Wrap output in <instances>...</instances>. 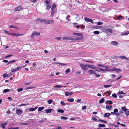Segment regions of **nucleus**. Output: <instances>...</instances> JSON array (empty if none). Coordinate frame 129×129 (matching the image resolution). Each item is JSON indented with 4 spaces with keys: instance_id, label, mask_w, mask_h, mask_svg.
<instances>
[{
    "instance_id": "0eeeda50",
    "label": "nucleus",
    "mask_w": 129,
    "mask_h": 129,
    "mask_svg": "<svg viewBox=\"0 0 129 129\" xmlns=\"http://www.w3.org/2000/svg\"><path fill=\"white\" fill-rule=\"evenodd\" d=\"M105 67L106 68L105 69L106 71H108L110 72L112 71L113 67L111 66L109 67H108L106 66V67Z\"/></svg>"
},
{
    "instance_id": "3c124183",
    "label": "nucleus",
    "mask_w": 129,
    "mask_h": 129,
    "mask_svg": "<svg viewBox=\"0 0 129 129\" xmlns=\"http://www.w3.org/2000/svg\"><path fill=\"white\" fill-rule=\"evenodd\" d=\"M112 96L115 98H117V96L115 93L113 94L112 95Z\"/></svg>"
},
{
    "instance_id": "1a4fd4ad",
    "label": "nucleus",
    "mask_w": 129,
    "mask_h": 129,
    "mask_svg": "<svg viewBox=\"0 0 129 129\" xmlns=\"http://www.w3.org/2000/svg\"><path fill=\"white\" fill-rule=\"evenodd\" d=\"M84 20L85 21L87 22H91L92 23H93V21L92 20L89 19L87 17L84 18Z\"/></svg>"
},
{
    "instance_id": "6e6552de",
    "label": "nucleus",
    "mask_w": 129,
    "mask_h": 129,
    "mask_svg": "<svg viewBox=\"0 0 129 129\" xmlns=\"http://www.w3.org/2000/svg\"><path fill=\"white\" fill-rule=\"evenodd\" d=\"M112 68V71H116L117 72H120L121 71V70L120 69L113 67Z\"/></svg>"
},
{
    "instance_id": "79ce46f5",
    "label": "nucleus",
    "mask_w": 129,
    "mask_h": 129,
    "mask_svg": "<svg viewBox=\"0 0 129 129\" xmlns=\"http://www.w3.org/2000/svg\"><path fill=\"white\" fill-rule=\"evenodd\" d=\"M53 102V100L51 99L49 100L48 101V103L49 104H50L52 103Z\"/></svg>"
},
{
    "instance_id": "338daca9",
    "label": "nucleus",
    "mask_w": 129,
    "mask_h": 129,
    "mask_svg": "<svg viewBox=\"0 0 129 129\" xmlns=\"http://www.w3.org/2000/svg\"><path fill=\"white\" fill-rule=\"evenodd\" d=\"M125 114L127 116L129 115V111H127L125 113Z\"/></svg>"
},
{
    "instance_id": "bb28decb",
    "label": "nucleus",
    "mask_w": 129,
    "mask_h": 129,
    "mask_svg": "<svg viewBox=\"0 0 129 129\" xmlns=\"http://www.w3.org/2000/svg\"><path fill=\"white\" fill-rule=\"evenodd\" d=\"M9 28H14L16 29H18V28L15 26H14L12 25H10L9 26Z\"/></svg>"
},
{
    "instance_id": "39448f33",
    "label": "nucleus",
    "mask_w": 129,
    "mask_h": 129,
    "mask_svg": "<svg viewBox=\"0 0 129 129\" xmlns=\"http://www.w3.org/2000/svg\"><path fill=\"white\" fill-rule=\"evenodd\" d=\"M9 34L10 35H12L13 36H23L24 34H15L14 33H10Z\"/></svg>"
},
{
    "instance_id": "f03ea898",
    "label": "nucleus",
    "mask_w": 129,
    "mask_h": 129,
    "mask_svg": "<svg viewBox=\"0 0 129 129\" xmlns=\"http://www.w3.org/2000/svg\"><path fill=\"white\" fill-rule=\"evenodd\" d=\"M108 27H109V26H105L103 29V30H105V32L106 33H112L113 32L112 29H108Z\"/></svg>"
},
{
    "instance_id": "412c9836",
    "label": "nucleus",
    "mask_w": 129,
    "mask_h": 129,
    "mask_svg": "<svg viewBox=\"0 0 129 129\" xmlns=\"http://www.w3.org/2000/svg\"><path fill=\"white\" fill-rule=\"evenodd\" d=\"M37 108V107L35 108H30L28 110L30 111H33L35 110Z\"/></svg>"
},
{
    "instance_id": "37998d69",
    "label": "nucleus",
    "mask_w": 129,
    "mask_h": 129,
    "mask_svg": "<svg viewBox=\"0 0 129 129\" xmlns=\"http://www.w3.org/2000/svg\"><path fill=\"white\" fill-rule=\"evenodd\" d=\"M61 119L62 120H66L68 119V118L67 117H63V116H61Z\"/></svg>"
},
{
    "instance_id": "09e8293b",
    "label": "nucleus",
    "mask_w": 129,
    "mask_h": 129,
    "mask_svg": "<svg viewBox=\"0 0 129 129\" xmlns=\"http://www.w3.org/2000/svg\"><path fill=\"white\" fill-rule=\"evenodd\" d=\"M99 121H100L101 122H103L105 123H106L107 122V121L105 120H104L102 119H99L98 120Z\"/></svg>"
},
{
    "instance_id": "f3484780",
    "label": "nucleus",
    "mask_w": 129,
    "mask_h": 129,
    "mask_svg": "<svg viewBox=\"0 0 129 129\" xmlns=\"http://www.w3.org/2000/svg\"><path fill=\"white\" fill-rule=\"evenodd\" d=\"M7 122H6L2 123L1 125V127L3 129H4L5 128V126L7 124Z\"/></svg>"
},
{
    "instance_id": "0e129e2a",
    "label": "nucleus",
    "mask_w": 129,
    "mask_h": 129,
    "mask_svg": "<svg viewBox=\"0 0 129 129\" xmlns=\"http://www.w3.org/2000/svg\"><path fill=\"white\" fill-rule=\"evenodd\" d=\"M94 74L95 76L96 77H99L100 76V75L98 74H96V73H95Z\"/></svg>"
},
{
    "instance_id": "13d9d810",
    "label": "nucleus",
    "mask_w": 129,
    "mask_h": 129,
    "mask_svg": "<svg viewBox=\"0 0 129 129\" xmlns=\"http://www.w3.org/2000/svg\"><path fill=\"white\" fill-rule=\"evenodd\" d=\"M69 40H74V38H72V37H69Z\"/></svg>"
},
{
    "instance_id": "8fccbe9b",
    "label": "nucleus",
    "mask_w": 129,
    "mask_h": 129,
    "mask_svg": "<svg viewBox=\"0 0 129 129\" xmlns=\"http://www.w3.org/2000/svg\"><path fill=\"white\" fill-rule=\"evenodd\" d=\"M65 95L66 96H68L69 95V92H65Z\"/></svg>"
},
{
    "instance_id": "b1692460",
    "label": "nucleus",
    "mask_w": 129,
    "mask_h": 129,
    "mask_svg": "<svg viewBox=\"0 0 129 129\" xmlns=\"http://www.w3.org/2000/svg\"><path fill=\"white\" fill-rule=\"evenodd\" d=\"M122 111H124V112H126L127 110V109H126V107L125 106L122 107Z\"/></svg>"
},
{
    "instance_id": "de8ad7c7",
    "label": "nucleus",
    "mask_w": 129,
    "mask_h": 129,
    "mask_svg": "<svg viewBox=\"0 0 129 129\" xmlns=\"http://www.w3.org/2000/svg\"><path fill=\"white\" fill-rule=\"evenodd\" d=\"M70 71V70L69 69H67L66 70V73H68Z\"/></svg>"
},
{
    "instance_id": "4468645a",
    "label": "nucleus",
    "mask_w": 129,
    "mask_h": 129,
    "mask_svg": "<svg viewBox=\"0 0 129 129\" xmlns=\"http://www.w3.org/2000/svg\"><path fill=\"white\" fill-rule=\"evenodd\" d=\"M73 34H74V35L79 36H81V37H82L83 36V34L80 33H73Z\"/></svg>"
},
{
    "instance_id": "69168bd1",
    "label": "nucleus",
    "mask_w": 129,
    "mask_h": 129,
    "mask_svg": "<svg viewBox=\"0 0 129 129\" xmlns=\"http://www.w3.org/2000/svg\"><path fill=\"white\" fill-rule=\"evenodd\" d=\"M80 27L81 28L84 29V28L85 27V26L84 25H81L80 26Z\"/></svg>"
},
{
    "instance_id": "c9c22d12",
    "label": "nucleus",
    "mask_w": 129,
    "mask_h": 129,
    "mask_svg": "<svg viewBox=\"0 0 129 129\" xmlns=\"http://www.w3.org/2000/svg\"><path fill=\"white\" fill-rule=\"evenodd\" d=\"M9 91V89H5L4 90L3 92L4 93H6Z\"/></svg>"
},
{
    "instance_id": "a19ab883",
    "label": "nucleus",
    "mask_w": 129,
    "mask_h": 129,
    "mask_svg": "<svg viewBox=\"0 0 129 129\" xmlns=\"http://www.w3.org/2000/svg\"><path fill=\"white\" fill-rule=\"evenodd\" d=\"M93 33L95 34H100V32L98 31H94Z\"/></svg>"
},
{
    "instance_id": "393cba45",
    "label": "nucleus",
    "mask_w": 129,
    "mask_h": 129,
    "mask_svg": "<svg viewBox=\"0 0 129 129\" xmlns=\"http://www.w3.org/2000/svg\"><path fill=\"white\" fill-rule=\"evenodd\" d=\"M105 101V99L104 98H102L99 101V102L100 103H103Z\"/></svg>"
},
{
    "instance_id": "603ef678",
    "label": "nucleus",
    "mask_w": 129,
    "mask_h": 129,
    "mask_svg": "<svg viewBox=\"0 0 129 129\" xmlns=\"http://www.w3.org/2000/svg\"><path fill=\"white\" fill-rule=\"evenodd\" d=\"M13 74L12 72L11 71V72H10V73H9L8 74V77H10L11 76L12 74Z\"/></svg>"
},
{
    "instance_id": "e2e57ef3",
    "label": "nucleus",
    "mask_w": 129,
    "mask_h": 129,
    "mask_svg": "<svg viewBox=\"0 0 129 129\" xmlns=\"http://www.w3.org/2000/svg\"><path fill=\"white\" fill-rule=\"evenodd\" d=\"M86 61L87 62H88L90 63H92L94 62L93 61H89V60H86Z\"/></svg>"
},
{
    "instance_id": "052dcab7",
    "label": "nucleus",
    "mask_w": 129,
    "mask_h": 129,
    "mask_svg": "<svg viewBox=\"0 0 129 129\" xmlns=\"http://www.w3.org/2000/svg\"><path fill=\"white\" fill-rule=\"evenodd\" d=\"M55 86L56 88H60V87H61V86L59 85H55Z\"/></svg>"
},
{
    "instance_id": "9d476101",
    "label": "nucleus",
    "mask_w": 129,
    "mask_h": 129,
    "mask_svg": "<svg viewBox=\"0 0 129 129\" xmlns=\"http://www.w3.org/2000/svg\"><path fill=\"white\" fill-rule=\"evenodd\" d=\"M23 9V8H22L21 6H18L16 8L14 9V10L16 11H20L22 9Z\"/></svg>"
},
{
    "instance_id": "c756f323",
    "label": "nucleus",
    "mask_w": 129,
    "mask_h": 129,
    "mask_svg": "<svg viewBox=\"0 0 129 129\" xmlns=\"http://www.w3.org/2000/svg\"><path fill=\"white\" fill-rule=\"evenodd\" d=\"M106 102L107 104L108 103L109 104H111L112 103V102L111 101H106Z\"/></svg>"
},
{
    "instance_id": "5701e85b",
    "label": "nucleus",
    "mask_w": 129,
    "mask_h": 129,
    "mask_svg": "<svg viewBox=\"0 0 129 129\" xmlns=\"http://www.w3.org/2000/svg\"><path fill=\"white\" fill-rule=\"evenodd\" d=\"M52 110V109H48L46 110V112L47 113H50Z\"/></svg>"
},
{
    "instance_id": "a878e982",
    "label": "nucleus",
    "mask_w": 129,
    "mask_h": 129,
    "mask_svg": "<svg viewBox=\"0 0 129 129\" xmlns=\"http://www.w3.org/2000/svg\"><path fill=\"white\" fill-rule=\"evenodd\" d=\"M88 67L89 68H91L93 69H94L95 67L93 65H90L89 64H88Z\"/></svg>"
},
{
    "instance_id": "ea45409f",
    "label": "nucleus",
    "mask_w": 129,
    "mask_h": 129,
    "mask_svg": "<svg viewBox=\"0 0 129 129\" xmlns=\"http://www.w3.org/2000/svg\"><path fill=\"white\" fill-rule=\"evenodd\" d=\"M23 66H21L20 67H18L16 68V69L17 70V71L19 70L20 69H21L22 68Z\"/></svg>"
},
{
    "instance_id": "423d86ee",
    "label": "nucleus",
    "mask_w": 129,
    "mask_h": 129,
    "mask_svg": "<svg viewBox=\"0 0 129 129\" xmlns=\"http://www.w3.org/2000/svg\"><path fill=\"white\" fill-rule=\"evenodd\" d=\"M40 35V33H39L34 31L33 32L30 37H33L34 36H39Z\"/></svg>"
},
{
    "instance_id": "2f4dec72",
    "label": "nucleus",
    "mask_w": 129,
    "mask_h": 129,
    "mask_svg": "<svg viewBox=\"0 0 129 129\" xmlns=\"http://www.w3.org/2000/svg\"><path fill=\"white\" fill-rule=\"evenodd\" d=\"M8 74H7L6 73H5L3 75V76L4 78H5L6 77H8Z\"/></svg>"
},
{
    "instance_id": "aec40b11",
    "label": "nucleus",
    "mask_w": 129,
    "mask_h": 129,
    "mask_svg": "<svg viewBox=\"0 0 129 129\" xmlns=\"http://www.w3.org/2000/svg\"><path fill=\"white\" fill-rule=\"evenodd\" d=\"M44 19H38L36 20V21H38L39 22H44Z\"/></svg>"
},
{
    "instance_id": "c03bdc74",
    "label": "nucleus",
    "mask_w": 129,
    "mask_h": 129,
    "mask_svg": "<svg viewBox=\"0 0 129 129\" xmlns=\"http://www.w3.org/2000/svg\"><path fill=\"white\" fill-rule=\"evenodd\" d=\"M112 85L111 84V85H104L103 86L105 88H107L110 87Z\"/></svg>"
},
{
    "instance_id": "f257e3e1",
    "label": "nucleus",
    "mask_w": 129,
    "mask_h": 129,
    "mask_svg": "<svg viewBox=\"0 0 129 129\" xmlns=\"http://www.w3.org/2000/svg\"><path fill=\"white\" fill-rule=\"evenodd\" d=\"M44 3L46 7V9L49 11L51 7V0H45Z\"/></svg>"
},
{
    "instance_id": "473e14b6",
    "label": "nucleus",
    "mask_w": 129,
    "mask_h": 129,
    "mask_svg": "<svg viewBox=\"0 0 129 129\" xmlns=\"http://www.w3.org/2000/svg\"><path fill=\"white\" fill-rule=\"evenodd\" d=\"M122 94H125V93H123L122 91H119L117 93V94L118 95H120Z\"/></svg>"
},
{
    "instance_id": "a211bd4d",
    "label": "nucleus",
    "mask_w": 129,
    "mask_h": 129,
    "mask_svg": "<svg viewBox=\"0 0 129 129\" xmlns=\"http://www.w3.org/2000/svg\"><path fill=\"white\" fill-rule=\"evenodd\" d=\"M112 107L111 105H106V108L107 110H111L112 108Z\"/></svg>"
},
{
    "instance_id": "2eb2a0df",
    "label": "nucleus",
    "mask_w": 129,
    "mask_h": 129,
    "mask_svg": "<svg viewBox=\"0 0 129 129\" xmlns=\"http://www.w3.org/2000/svg\"><path fill=\"white\" fill-rule=\"evenodd\" d=\"M55 12L56 11L55 10H51V15L52 17H53Z\"/></svg>"
},
{
    "instance_id": "72a5a7b5",
    "label": "nucleus",
    "mask_w": 129,
    "mask_h": 129,
    "mask_svg": "<svg viewBox=\"0 0 129 129\" xmlns=\"http://www.w3.org/2000/svg\"><path fill=\"white\" fill-rule=\"evenodd\" d=\"M88 72H89V73L90 74H92L93 73L94 74L95 73V72L93 71V70H89L88 71Z\"/></svg>"
},
{
    "instance_id": "a18cd8bd",
    "label": "nucleus",
    "mask_w": 129,
    "mask_h": 129,
    "mask_svg": "<svg viewBox=\"0 0 129 129\" xmlns=\"http://www.w3.org/2000/svg\"><path fill=\"white\" fill-rule=\"evenodd\" d=\"M97 68L100 70V71H102V72H105V69H102L101 68Z\"/></svg>"
},
{
    "instance_id": "f8f14e48",
    "label": "nucleus",
    "mask_w": 129,
    "mask_h": 129,
    "mask_svg": "<svg viewBox=\"0 0 129 129\" xmlns=\"http://www.w3.org/2000/svg\"><path fill=\"white\" fill-rule=\"evenodd\" d=\"M111 43L112 44L116 46H117L118 44V42L115 41H113L111 42Z\"/></svg>"
},
{
    "instance_id": "e433bc0d",
    "label": "nucleus",
    "mask_w": 129,
    "mask_h": 129,
    "mask_svg": "<svg viewBox=\"0 0 129 129\" xmlns=\"http://www.w3.org/2000/svg\"><path fill=\"white\" fill-rule=\"evenodd\" d=\"M16 60H12L11 61H9L8 63H7V65H9V64H10L11 63H13V62H15Z\"/></svg>"
},
{
    "instance_id": "9b49d317",
    "label": "nucleus",
    "mask_w": 129,
    "mask_h": 129,
    "mask_svg": "<svg viewBox=\"0 0 129 129\" xmlns=\"http://www.w3.org/2000/svg\"><path fill=\"white\" fill-rule=\"evenodd\" d=\"M51 10H55V9H56V4L55 3H54L52 5V6L51 7Z\"/></svg>"
},
{
    "instance_id": "5fc2aeb1",
    "label": "nucleus",
    "mask_w": 129,
    "mask_h": 129,
    "mask_svg": "<svg viewBox=\"0 0 129 129\" xmlns=\"http://www.w3.org/2000/svg\"><path fill=\"white\" fill-rule=\"evenodd\" d=\"M23 90V89L22 88H20L18 89L17 91L18 92H19L22 91V90Z\"/></svg>"
},
{
    "instance_id": "20e7f679",
    "label": "nucleus",
    "mask_w": 129,
    "mask_h": 129,
    "mask_svg": "<svg viewBox=\"0 0 129 129\" xmlns=\"http://www.w3.org/2000/svg\"><path fill=\"white\" fill-rule=\"evenodd\" d=\"M80 66L84 70H87V69L88 64L84 65L83 64H80Z\"/></svg>"
},
{
    "instance_id": "7c9ffc66",
    "label": "nucleus",
    "mask_w": 129,
    "mask_h": 129,
    "mask_svg": "<svg viewBox=\"0 0 129 129\" xmlns=\"http://www.w3.org/2000/svg\"><path fill=\"white\" fill-rule=\"evenodd\" d=\"M67 100L69 102H73L74 101V99L73 98L68 99Z\"/></svg>"
},
{
    "instance_id": "58836bf2",
    "label": "nucleus",
    "mask_w": 129,
    "mask_h": 129,
    "mask_svg": "<svg viewBox=\"0 0 129 129\" xmlns=\"http://www.w3.org/2000/svg\"><path fill=\"white\" fill-rule=\"evenodd\" d=\"M62 39L64 40H69V37H64L62 38Z\"/></svg>"
},
{
    "instance_id": "dca6fc26",
    "label": "nucleus",
    "mask_w": 129,
    "mask_h": 129,
    "mask_svg": "<svg viewBox=\"0 0 129 129\" xmlns=\"http://www.w3.org/2000/svg\"><path fill=\"white\" fill-rule=\"evenodd\" d=\"M120 58L121 59H125L129 61V58H127L126 57L124 56H119Z\"/></svg>"
},
{
    "instance_id": "c85d7f7f",
    "label": "nucleus",
    "mask_w": 129,
    "mask_h": 129,
    "mask_svg": "<svg viewBox=\"0 0 129 129\" xmlns=\"http://www.w3.org/2000/svg\"><path fill=\"white\" fill-rule=\"evenodd\" d=\"M44 109V107H40L38 109V111H40L43 110Z\"/></svg>"
},
{
    "instance_id": "6e6d98bb",
    "label": "nucleus",
    "mask_w": 129,
    "mask_h": 129,
    "mask_svg": "<svg viewBox=\"0 0 129 129\" xmlns=\"http://www.w3.org/2000/svg\"><path fill=\"white\" fill-rule=\"evenodd\" d=\"M86 108H87L86 106H85L82 107V110H85V109H86Z\"/></svg>"
},
{
    "instance_id": "4d7b16f0",
    "label": "nucleus",
    "mask_w": 129,
    "mask_h": 129,
    "mask_svg": "<svg viewBox=\"0 0 129 129\" xmlns=\"http://www.w3.org/2000/svg\"><path fill=\"white\" fill-rule=\"evenodd\" d=\"M118 111V110L117 109H115L114 110V112L115 113H117Z\"/></svg>"
},
{
    "instance_id": "7ed1b4c3",
    "label": "nucleus",
    "mask_w": 129,
    "mask_h": 129,
    "mask_svg": "<svg viewBox=\"0 0 129 129\" xmlns=\"http://www.w3.org/2000/svg\"><path fill=\"white\" fill-rule=\"evenodd\" d=\"M44 23L46 24H53L54 21L52 20H48L44 19Z\"/></svg>"
},
{
    "instance_id": "864d4df0",
    "label": "nucleus",
    "mask_w": 129,
    "mask_h": 129,
    "mask_svg": "<svg viewBox=\"0 0 129 129\" xmlns=\"http://www.w3.org/2000/svg\"><path fill=\"white\" fill-rule=\"evenodd\" d=\"M98 66H100V67H106V66H105L104 65H101V64H98Z\"/></svg>"
},
{
    "instance_id": "49530a36",
    "label": "nucleus",
    "mask_w": 129,
    "mask_h": 129,
    "mask_svg": "<svg viewBox=\"0 0 129 129\" xmlns=\"http://www.w3.org/2000/svg\"><path fill=\"white\" fill-rule=\"evenodd\" d=\"M81 40V39L79 37H77L76 38H74V41L78 40Z\"/></svg>"
},
{
    "instance_id": "680f3d73",
    "label": "nucleus",
    "mask_w": 129,
    "mask_h": 129,
    "mask_svg": "<svg viewBox=\"0 0 129 129\" xmlns=\"http://www.w3.org/2000/svg\"><path fill=\"white\" fill-rule=\"evenodd\" d=\"M60 104L63 106H64L65 105V104L63 101H61V102Z\"/></svg>"
},
{
    "instance_id": "ddd939ff",
    "label": "nucleus",
    "mask_w": 129,
    "mask_h": 129,
    "mask_svg": "<svg viewBox=\"0 0 129 129\" xmlns=\"http://www.w3.org/2000/svg\"><path fill=\"white\" fill-rule=\"evenodd\" d=\"M111 115V114L110 113H106L104 115V116L105 117H108Z\"/></svg>"
},
{
    "instance_id": "f704fd0d",
    "label": "nucleus",
    "mask_w": 129,
    "mask_h": 129,
    "mask_svg": "<svg viewBox=\"0 0 129 129\" xmlns=\"http://www.w3.org/2000/svg\"><path fill=\"white\" fill-rule=\"evenodd\" d=\"M128 34H129V31H127L123 33L122 34V35H128Z\"/></svg>"
},
{
    "instance_id": "6ab92c4d",
    "label": "nucleus",
    "mask_w": 129,
    "mask_h": 129,
    "mask_svg": "<svg viewBox=\"0 0 129 129\" xmlns=\"http://www.w3.org/2000/svg\"><path fill=\"white\" fill-rule=\"evenodd\" d=\"M16 113L18 114H20L22 113V111L18 109L16 110Z\"/></svg>"
},
{
    "instance_id": "cd10ccee",
    "label": "nucleus",
    "mask_w": 129,
    "mask_h": 129,
    "mask_svg": "<svg viewBox=\"0 0 129 129\" xmlns=\"http://www.w3.org/2000/svg\"><path fill=\"white\" fill-rule=\"evenodd\" d=\"M98 126L99 127H105V125L102 124H99Z\"/></svg>"
},
{
    "instance_id": "4c0bfd02",
    "label": "nucleus",
    "mask_w": 129,
    "mask_h": 129,
    "mask_svg": "<svg viewBox=\"0 0 129 129\" xmlns=\"http://www.w3.org/2000/svg\"><path fill=\"white\" fill-rule=\"evenodd\" d=\"M57 111L58 112L61 113H63L64 112V110L62 109H58Z\"/></svg>"
},
{
    "instance_id": "4be33fe9",
    "label": "nucleus",
    "mask_w": 129,
    "mask_h": 129,
    "mask_svg": "<svg viewBox=\"0 0 129 129\" xmlns=\"http://www.w3.org/2000/svg\"><path fill=\"white\" fill-rule=\"evenodd\" d=\"M93 27L94 28H95L97 29H99L102 28L103 27L98 26H94Z\"/></svg>"
},
{
    "instance_id": "bf43d9fd",
    "label": "nucleus",
    "mask_w": 129,
    "mask_h": 129,
    "mask_svg": "<svg viewBox=\"0 0 129 129\" xmlns=\"http://www.w3.org/2000/svg\"><path fill=\"white\" fill-rule=\"evenodd\" d=\"M103 23L101 22H98L97 24L98 25H101L103 24Z\"/></svg>"
},
{
    "instance_id": "774afa93",
    "label": "nucleus",
    "mask_w": 129,
    "mask_h": 129,
    "mask_svg": "<svg viewBox=\"0 0 129 129\" xmlns=\"http://www.w3.org/2000/svg\"><path fill=\"white\" fill-rule=\"evenodd\" d=\"M81 101V99H78L77 100V103H78L79 102H80Z\"/></svg>"
}]
</instances>
